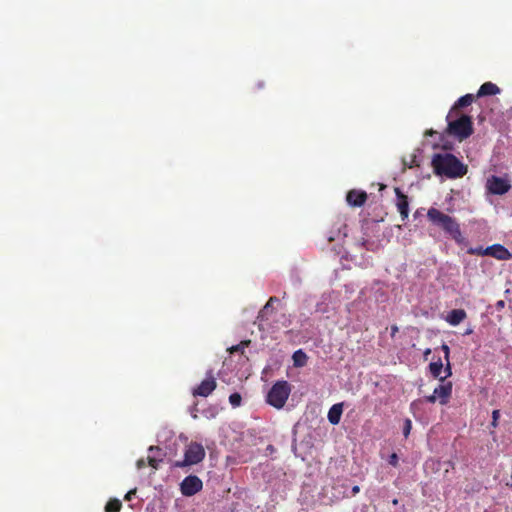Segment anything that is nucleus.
<instances>
[{"instance_id":"nucleus-1","label":"nucleus","mask_w":512,"mask_h":512,"mask_svg":"<svg viewBox=\"0 0 512 512\" xmlns=\"http://www.w3.org/2000/svg\"><path fill=\"white\" fill-rule=\"evenodd\" d=\"M431 165L436 175L445 176L449 179L461 178L468 170L467 166L451 153L434 154Z\"/></svg>"},{"instance_id":"nucleus-2","label":"nucleus","mask_w":512,"mask_h":512,"mask_svg":"<svg viewBox=\"0 0 512 512\" xmlns=\"http://www.w3.org/2000/svg\"><path fill=\"white\" fill-rule=\"evenodd\" d=\"M428 220L449 234L457 243H462L464 237L457 221L436 208H430L427 212Z\"/></svg>"},{"instance_id":"nucleus-3","label":"nucleus","mask_w":512,"mask_h":512,"mask_svg":"<svg viewBox=\"0 0 512 512\" xmlns=\"http://www.w3.org/2000/svg\"><path fill=\"white\" fill-rule=\"evenodd\" d=\"M446 120V133L459 141L469 138L474 132L472 118L468 115L457 114L453 118L446 117Z\"/></svg>"},{"instance_id":"nucleus-4","label":"nucleus","mask_w":512,"mask_h":512,"mask_svg":"<svg viewBox=\"0 0 512 512\" xmlns=\"http://www.w3.org/2000/svg\"><path fill=\"white\" fill-rule=\"evenodd\" d=\"M290 393L291 387L287 381H277L269 390L266 401L271 406L281 409L284 407Z\"/></svg>"},{"instance_id":"nucleus-5","label":"nucleus","mask_w":512,"mask_h":512,"mask_svg":"<svg viewBox=\"0 0 512 512\" xmlns=\"http://www.w3.org/2000/svg\"><path fill=\"white\" fill-rule=\"evenodd\" d=\"M205 458V450L199 443L192 442L188 445L184 459L182 461H176V467H186L200 463Z\"/></svg>"},{"instance_id":"nucleus-6","label":"nucleus","mask_w":512,"mask_h":512,"mask_svg":"<svg viewBox=\"0 0 512 512\" xmlns=\"http://www.w3.org/2000/svg\"><path fill=\"white\" fill-rule=\"evenodd\" d=\"M486 190L492 195H504L511 189L512 185L508 177L491 175L486 180Z\"/></svg>"},{"instance_id":"nucleus-7","label":"nucleus","mask_w":512,"mask_h":512,"mask_svg":"<svg viewBox=\"0 0 512 512\" xmlns=\"http://www.w3.org/2000/svg\"><path fill=\"white\" fill-rule=\"evenodd\" d=\"M452 395V382H442L438 387H436L433 393L429 396L425 397V401L428 403H435L439 400L441 405H446Z\"/></svg>"},{"instance_id":"nucleus-8","label":"nucleus","mask_w":512,"mask_h":512,"mask_svg":"<svg viewBox=\"0 0 512 512\" xmlns=\"http://www.w3.org/2000/svg\"><path fill=\"white\" fill-rule=\"evenodd\" d=\"M203 488L202 480L195 475L185 477L180 483V491L182 495L191 497L201 491Z\"/></svg>"},{"instance_id":"nucleus-9","label":"nucleus","mask_w":512,"mask_h":512,"mask_svg":"<svg viewBox=\"0 0 512 512\" xmlns=\"http://www.w3.org/2000/svg\"><path fill=\"white\" fill-rule=\"evenodd\" d=\"M217 387L216 379L213 374V370H209L206 373V378L193 389L194 396L207 397L209 396Z\"/></svg>"},{"instance_id":"nucleus-10","label":"nucleus","mask_w":512,"mask_h":512,"mask_svg":"<svg viewBox=\"0 0 512 512\" xmlns=\"http://www.w3.org/2000/svg\"><path fill=\"white\" fill-rule=\"evenodd\" d=\"M278 302L277 297H270L264 307L260 310L257 316L258 327L260 330H265L271 326L270 316L274 313L273 303Z\"/></svg>"},{"instance_id":"nucleus-11","label":"nucleus","mask_w":512,"mask_h":512,"mask_svg":"<svg viewBox=\"0 0 512 512\" xmlns=\"http://www.w3.org/2000/svg\"><path fill=\"white\" fill-rule=\"evenodd\" d=\"M368 195L363 190L352 189L346 194V201L351 207H362L367 201Z\"/></svg>"},{"instance_id":"nucleus-12","label":"nucleus","mask_w":512,"mask_h":512,"mask_svg":"<svg viewBox=\"0 0 512 512\" xmlns=\"http://www.w3.org/2000/svg\"><path fill=\"white\" fill-rule=\"evenodd\" d=\"M487 256L493 257L497 260H509L512 255L509 250L501 244H493L485 248L484 251Z\"/></svg>"},{"instance_id":"nucleus-13","label":"nucleus","mask_w":512,"mask_h":512,"mask_svg":"<svg viewBox=\"0 0 512 512\" xmlns=\"http://www.w3.org/2000/svg\"><path fill=\"white\" fill-rule=\"evenodd\" d=\"M395 194L397 197L396 206L398 212L400 213L402 221H405L409 216L408 197L400 190V188H395Z\"/></svg>"},{"instance_id":"nucleus-14","label":"nucleus","mask_w":512,"mask_h":512,"mask_svg":"<svg viewBox=\"0 0 512 512\" xmlns=\"http://www.w3.org/2000/svg\"><path fill=\"white\" fill-rule=\"evenodd\" d=\"M473 101H474V95L473 94H466V95L460 97L455 102L453 107L450 109V111H449V113L447 115V118H453L454 116H457V114H459V109L460 108H464V107H467V106L471 105Z\"/></svg>"},{"instance_id":"nucleus-15","label":"nucleus","mask_w":512,"mask_h":512,"mask_svg":"<svg viewBox=\"0 0 512 512\" xmlns=\"http://www.w3.org/2000/svg\"><path fill=\"white\" fill-rule=\"evenodd\" d=\"M466 317L467 313L464 309H453L447 314L446 321L452 326H457L464 321Z\"/></svg>"},{"instance_id":"nucleus-16","label":"nucleus","mask_w":512,"mask_h":512,"mask_svg":"<svg viewBox=\"0 0 512 512\" xmlns=\"http://www.w3.org/2000/svg\"><path fill=\"white\" fill-rule=\"evenodd\" d=\"M343 403L334 404L328 411V420L332 425L339 424L343 412Z\"/></svg>"},{"instance_id":"nucleus-17","label":"nucleus","mask_w":512,"mask_h":512,"mask_svg":"<svg viewBox=\"0 0 512 512\" xmlns=\"http://www.w3.org/2000/svg\"><path fill=\"white\" fill-rule=\"evenodd\" d=\"M500 92L499 87L492 82H485L478 90L477 97L496 95Z\"/></svg>"},{"instance_id":"nucleus-18","label":"nucleus","mask_w":512,"mask_h":512,"mask_svg":"<svg viewBox=\"0 0 512 512\" xmlns=\"http://www.w3.org/2000/svg\"><path fill=\"white\" fill-rule=\"evenodd\" d=\"M292 358L296 367H302L307 363V355L301 349L295 351Z\"/></svg>"},{"instance_id":"nucleus-19","label":"nucleus","mask_w":512,"mask_h":512,"mask_svg":"<svg viewBox=\"0 0 512 512\" xmlns=\"http://www.w3.org/2000/svg\"><path fill=\"white\" fill-rule=\"evenodd\" d=\"M443 367H444L443 362L441 361V359H438V361L431 362L429 364V371L434 378L440 379V374H441Z\"/></svg>"},{"instance_id":"nucleus-20","label":"nucleus","mask_w":512,"mask_h":512,"mask_svg":"<svg viewBox=\"0 0 512 512\" xmlns=\"http://www.w3.org/2000/svg\"><path fill=\"white\" fill-rule=\"evenodd\" d=\"M122 507L118 499H111L105 505V512H119Z\"/></svg>"},{"instance_id":"nucleus-21","label":"nucleus","mask_w":512,"mask_h":512,"mask_svg":"<svg viewBox=\"0 0 512 512\" xmlns=\"http://www.w3.org/2000/svg\"><path fill=\"white\" fill-rule=\"evenodd\" d=\"M250 344V341L247 340V341H242L240 342L239 344L237 345H234L232 347H230L228 350L230 353H234V352H241L242 354H244V350L245 348Z\"/></svg>"},{"instance_id":"nucleus-22","label":"nucleus","mask_w":512,"mask_h":512,"mask_svg":"<svg viewBox=\"0 0 512 512\" xmlns=\"http://www.w3.org/2000/svg\"><path fill=\"white\" fill-rule=\"evenodd\" d=\"M242 397L239 393H232L229 396V402L233 407H239L241 405Z\"/></svg>"},{"instance_id":"nucleus-23","label":"nucleus","mask_w":512,"mask_h":512,"mask_svg":"<svg viewBox=\"0 0 512 512\" xmlns=\"http://www.w3.org/2000/svg\"><path fill=\"white\" fill-rule=\"evenodd\" d=\"M484 251H485V248L479 246V247H475V248H469L467 250V253L470 255L487 256V254Z\"/></svg>"},{"instance_id":"nucleus-24","label":"nucleus","mask_w":512,"mask_h":512,"mask_svg":"<svg viewBox=\"0 0 512 512\" xmlns=\"http://www.w3.org/2000/svg\"><path fill=\"white\" fill-rule=\"evenodd\" d=\"M443 368H444L445 376L444 377H440V381L441 382H444L447 377H450L452 375V368H451V364H450V359L448 360V362L446 361V365Z\"/></svg>"},{"instance_id":"nucleus-25","label":"nucleus","mask_w":512,"mask_h":512,"mask_svg":"<svg viewBox=\"0 0 512 512\" xmlns=\"http://www.w3.org/2000/svg\"><path fill=\"white\" fill-rule=\"evenodd\" d=\"M411 428H412L411 420L406 419L404 422V427H403V434L405 437H408V435L410 434Z\"/></svg>"},{"instance_id":"nucleus-26","label":"nucleus","mask_w":512,"mask_h":512,"mask_svg":"<svg viewBox=\"0 0 512 512\" xmlns=\"http://www.w3.org/2000/svg\"><path fill=\"white\" fill-rule=\"evenodd\" d=\"M147 460H148L149 466H151L153 469H158L159 463L162 461V460L156 459L153 456H148Z\"/></svg>"},{"instance_id":"nucleus-27","label":"nucleus","mask_w":512,"mask_h":512,"mask_svg":"<svg viewBox=\"0 0 512 512\" xmlns=\"http://www.w3.org/2000/svg\"><path fill=\"white\" fill-rule=\"evenodd\" d=\"M499 417H500V411L499 410H493L492 411V422H491V425L493 427H497Z\"/></svg>"},{"instance_id":"nucleus-28","label":"nucleus","mask_w":512,"mask_h":512,"mask_svg":"<svg viewBox=\"0 0 512 512\" xmlns=\"http://www.w3.org/2000/svg\"><path fill=\"white\" fill-rule=\"evenodd\" d=\"M398 461H399V458H398V455L396 453H392L390 456H389V459H388V462L390 465H392L393 467H396L398 465Z\"/></svg>"},{"instance_id":"nucleus-29","label":"nucleus","mask_w":512,"mask_h":512,"mask_svg":"<svg viewBox=\"0 0 512 512\" xmlns=\"http://www.w3.org/2000/svg\"><path fill=\"white\" fill-rule=\"evenodd\" d=\"M441 350L444 352V358L448 362L450 356V348L446 343L441 345Z\"/></svg>"},{"instance_id":"nucleus-30","label":"nucleus","mask_w":512,"mask_h":512,"mask_svg":"<svg viewBox=\"0 0 512 512\" xmlns=\"http://www.w3.org/2000/svg\"><path fill=\"white\" fill-rule=\"evenodd\" d=\"M135 494H136V488L128 491L125 495V500L130 501Z\"/></svg>"},{"instance_id":"nucleus-31","label":"nucleus","mask_w":512,"mask_h":512,"mask_svg":"<svg viewBox=\"0 0 512 512\" xmlns=\"http://www.w3.org/2000/svg\"><path fill=\"white\" fill-rule=\"evenodd\" d=\"M138 469H142L146 466V462L144 459H139L136 463Z\"/></svg>"},{"instance_id":"nucleus-32","label":"nucleus","mask_w":512,"mask_h":512,"mask_svg":"<svg viewBox=\"0 0 512 512\" xmlns=\"http://www.w3.org/2000/svg\"><path fill=\"white\" fill-rule=\"evenodd\" d=\"M504 306H505V302H504L503 300H499V301H497V303H496V308H497L498 310H500V309L504 308Z\"/></svg>"},{"instance_id":"nucleus-33","label":"nucleus","mask_w":512,"mask_h":512,"mask_svg":"<svg viewBox=\"0 0 512 512\" xmlns=\"http://www.w3.org/2000/svg\"><path fill=\"white\" fill-rule=\"evenodd\" d=\"M397 332H398V327L396 325H392L391 326V336L394 337Z\"/></svg>"},{"instance_id":"nucleus-34","label":"nucleus","mask_w":512,"mask_h":512,"mask_svg":"<svg viewBox=\"0 0 512 512\" xmlns=\"http://www.w3.org/2000/svg\"><path fill=\"white\" fill-rule=\"evenodd\" d=\"M148 450H149V452H154V451L159 452L161 449L158 446H150Z\"/></svg>"},{"instance_id":"nucleus-35","label":"nucleus","mask_w":512,"mask_h":512,"mask_svg":"<svg viewBox=\"0 0 512 512\" xmlns=\"http://www.w3.org/2000/svg\"><path fill=\"white\" fill-rule=\"evenodd\" d=\"M359 490H360V489H359V486H354V487L352 488V494H353V495H356V494L359 492Z\"/></svg>"},{"instance_id":"nucleus-36","label":"nucleus","mask_w":512,"mask_h":512,"mask_svg":"<svg viewBox=\"0 0 512 512\" xmlns=\"http://www.w3.org/2000/svg\"><path fill=\"white\" fill-rule=\"evenodd\" d=\"M431 353V349L430 348H427L424 352V357L425 359L427 358V356Z\"/></svg>"},{"instance_id":"nucleus-37","label":"nucleus","mask_w":512,"mask_h":512,"mask_svg":"<svg viewBox=\"0 0 512 512\" xmlns=\"http://www.w3.org/2000/svg\"><path fill=\"white\" fill-rule=\"evenodd\" d=\"M434 134V131L432 129L425 132V135L432 136Z\"/></svg>"},{"instance_id":"nucleus-38","label":"nucleus","mask_w":512,"mask_h":512,"mask_svg":"<svg viewBox=\"0 0 512 512\" xmlns=\"http://www.w3.org/2000/svg\"><path fill=\"white\" fill-rule=\"evenodd\" d=\"M334 239H335V238H334L333 236H328V241H329V242L334 241Z\"/></svg>"},{"instance_id":"nucleus-39","label":"nucleus","mask_w":512,"mask_h":512,"mask_svg":"<svg viewBox=\"0 0 512 512\" xmlns=\"http://www.w3.org/2000/svg\"><path fill=\"white\" fill-rule=\"evenodd\" d=\"M392 503H393L394 505H397V504H398V500H397V499H394Z\"/></svg>"},{"instance_id":"nucleus-40","label":"nucleus","mask_w":512,"mask_h":512,"mask_svg":"<svg viewBox=\"0 0 512 512\" xmlns=\"http://www.w3.org/2000/svg\"><path fill=\"white\" fill-rule=\"evenodd\" d=\"M258 87H259V88H262V87H263V83H259V84H258Z\"/></svg>"}]
</instances>
